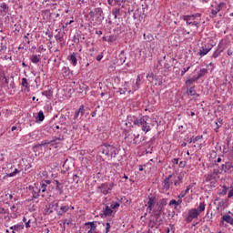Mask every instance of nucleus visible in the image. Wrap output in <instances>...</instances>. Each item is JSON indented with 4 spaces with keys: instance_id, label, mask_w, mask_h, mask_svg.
<instances>
[{
    "instance_id": "nucleus-1",
    "label": "nucleus",
    "mask_w": 233,
    "mask_h": 233,
    "mask_svg": "<svg viewBox=\"0 0 233 233\" xmlns=\"http://www.w3.org/2000/svg\"><path fill=\"white\" fill-rule=\"evenodd\" d=\"M99 150L103 156H107V157H110V159H116V156L118 154L117 147L108 145V144H104L99 147Z\"/></svg>"
},
{
    "instance_id": "nucleus-2",
    "label": "nucleus",
    "mask_w": 233,
    "mask_h": 233,
    "mask_svg": "<svg viewBox=\"0 0 233 233\" xmlns=\"http://www.w3.org/2000/svg\"><path fill=\"white\" fill-rule=\"evenodd\" d=\"M133 125L142 128L143 132H150V126L148 125V116H140L136 117L134 120H131Z\"/></svg>"
},
{
    "instance_id": "nucleus-3",
    "label": "nucleus",
    "mask_w": 233,
    "mask_h": 233,
    "mask_svg": "<svg viewBox=\"0 0 233 233\" xmlns=\"http://www.w3.org/2000/svg\"><path fill=\"white\" fill-rule=\"evenodd\" d=\"M147 15H148V8L142 5V7H139L134 11L132 17L136 21H143Z\"/></svg>"
},
{
    "instance_id": "nucleus-4",
    "label": "nucleus",
    "mask_w": 233,
    "mask_h": 233,
    "mask_svg": "<svg viewBox=\"0 0 233 233\" xmlns=\"http://www.w3.org/2000/svg\"><path fill=\"white\" fill-rule=\"evenodd\" d=\"M125 141L127 142L128 145H139V143L143 141V138L138 133H127L125 137Z\"/></svg>"
},
{
    "instance_id": "nucleus-5",
    "label": "nucleus",
    "mask_w": 233,
    "mask_h": 233,
    "mask_svg": "<svg viewBox=\"0 0 233 233\" xmlns=\"http://www.w3.org/2000/svg\"><path fill=\"white\" fill-rule=\"evenodd\" d=\"M5 172L6 174V177H14L15 174H19V170L15 168L14 163L7 162L4 167Z\"/></svg>"
},
{
    "instance_id": "nucleus-6",
    "label": "nucleus",
    "mask_w": 233,
    "mask_h": 233,
    "mask_svg": "<svg viewBox=\"0 0 233 233\" xmlns=\"http://www.w3.org/2000/svg\"><path fill=\"white\" fill-rule=\"evenodd\" d=\"M127 3H128V0H107V4L110 6H121V8H127Z\"/></svg>"
},
{
    "instance_id": "nucleus-7",
    "label": "nucleus",
    "mask_w": 233,
    "mask_h": 233,
    "mask_svg": "<svg viewBox=\"0 0 233 233\" xmlns=\"http://www.w3.org/2000/svg\"><path fill=\"white\" fill-rule=\"evenodd\" d=\"M29 189L31 191V194H33V199H37V198H39V194L43 192V189L37 187V185L35 184L34 186H30Z\"/></svg>"
},
{
    "instance_id": "nucleus-8",
    "label": "nucleus",
    "mask_w": 233,
    "mask_h": 233,
    "mask_svg": "<svg viewBox=\"0 0 233 233\" xmlns=\"http://www.w3.org/2000/svg\"><path fill=\"white\" fill-rule=\"evenodd\" d=\"M225 48L226 47L223 44H219L218 46V48L216 49V51L211 56V59H218V57H219V56H221L222 52L225 51Z\"/></svg>"
},
{
    "instance_id": "nucleus-9",
    "label": "nucleus",
    "mask_w": 233,
    "mask_h": 233,
    "mask_svg": "<svg viewBox=\"0 0 233 233\" xmlns=\"http://www.w3.org/2000/svg\"><path fill=\"white\" fill-rule=\"evenodd\" d=\"M232 168H233L232 162H227L223 160V163L220 167L222 172H232Z\"/></svg>"
},
{
    "instance_id": "nucleus-10",
    "label": "nucleus",
    "mask_w": 233,
    "mask_h": 233,
    "mask_svg": "<svg viewBox=\"0 0 233 233\" xmlns=\"http://www.w3.org/2000/svg\"><path fill=\"white\" fill-rule=\"evenodd\" d=\"M85 116V106H80L79 109L76 111L74 120L81 119Z\"/></svg>"
},
{
    "instance_id": "nucleus-11",
    "label": "nucleus",
    "mask_w": 233,
    "mask_h": 233,
    "mask_svg": "<svg viewBox=\"0 0 233 233\" xmlns=\"http://www.w3.org/2000/svg\"><path fill=\"white\" fill-rule=\"evenodd\" d=\"M90 17H101L103 15V9L101 7L96 8L94 11H90L89 13Z\"/></svg>"
},
{
    "instance_id": "nucleus-12",
    "label": "nucleus",
    "mask_w": 233,
    "mask_h": 233,
    "mask_svg": "<svg viewBox=\"0 0 233 233\" xmlns=\"http://www.w3.org/2000/svg\"><path fill=\"white\" fill-rule=\"evenodd\" d=\"M127 7V11L124 12V15L125 17H127V19H130L132 17V15H134V12H136V10H134L132 7H130V5L128 4H127L126 7Z\"/></svg>"
},
{
    "instance_id": "nucleus-13",
    "label": "nucleus",
    "mask_w": 233,
    "mask_h": 233,
    "mask_svg": "<svg viewBox=\"0 0 233 233\" xmlns=\"http://www.w3.org/2000/svg\"><path fill=\"white\" fill-rule=\"evenodd\" d=\"M86 228H88V231L86 233H92L96 228H97V226H96L95 222H86Z\"/></svg>"
},
{
    "instance_id": "nucleus-14",
    "label": "nucleus",
    "mask_w": 233,
    "mask_h": 233,
    "mask_svg": "<svg viewBox=\"0 0 233 233\" xmlns=\"http://www.w3.org/2000/svg\"><path fill=\"white\" fill-rule=\"evenodd\" d=\"M225 221H226V223H228L229 225H233V218L229 215L222 216L220 223L223 224V223H225Z\"/></svg>"
},
{
    "instance_id": "nucleus-15",
    "label": "nucleus",
    "mask_w": 233,
    "mask_h": 233,
    "mask_svg": "<svg viewBox=\"0 0 233 233\" xmlns=\"http://www.w3.org/2000/svg\"><path fill=\"white\" fill-rule=\"evenodd\" d=\"M99 192L106 196L108 194L110 187H108V184H102L101 187H98Z\"/></svg>"
},
{
    "instance_id": "nucleus-16",
    "label": "nucleus",
    "mask_w": 233,
    "mask_h": 233,
    "mask_svg": "<svg viewBox=\"0 0 233 233\" xmlns=\"http://www.w3.org/2000/svg\"><path fill=\"white\" fill-rule=\"evenodd\" d=\"M212 50V46L207 47V46H202L199 50V56H207Z\"/></svg>"
},
{
    "instance_id": "nucleus-17",
    "label": "nucleus",
    "mask_w": 233,
    "mask_h": 233,
    "mask_svg": "<svg viewBox=\"0 0 233 233\" xmlns=\"http://www.w3.org/2000/svg\"><path fill=\"white\" fill-rule=\"evenodd\" d=\"M125 14V11H122L121 8H115L112 10V15L115 16V19H117L120 15H123Z\"/></svg>"
},
{
    "instance_id": "nucleus-18",
    "label": "nucleus",
    "mask_w": 233,
    "mask_h": 233,
    "mask_svg": "<svg viewBox=\"0 0 233 233\" xmlns=\"http://www.w3.org/2000/svg\"><path fill=\"white\" fill-rule=\"evenodd\" d=\"M151 221L157 227H161V225H163V218H161V217H153Z\"/></svg>"
},
{
    "instance_id": "nucleus-19",
    "label": "nucleus",
    "mask_w": 233,
    "mask_h": 233,
    "mask_svg": "<svg viewBox=\"0 0 233 233\" xmlns=\"http://www.w3.org/2000/svg\"><path fill=\"white\" fill-rule=\"evenodd\" d=\"M53 185L56 186V190H57L60 195L63 194V184L62 183H60L57 180H54Z\"/></svg>"
},
{
    "instance_id": "nucleus-20",
    "label": "nucleus",
    "mask_w": 233,
    "mask_h": 233,
    "mask_svg": "<svg viewBox=\"0 0 233 233\" xmlns=\"http://www.w3.org/2000/svg\"><path fill=\"white\" fill-rule=\"evenodd\" d=\"M188 215L193 219H198V217L199 216V211L197 208H193V209L189 210Z\"/></svg>"
},
{
    "instance_id": "nucleus-21",
    "label": "nucleus",
    "mask_w": 233,
    "mask_h": 233,
    "mask_svg": "<svg viewBox=\"0 0 233 233\" xmlns=\"http://www.w3.org/2000/svg\"><path fill=\"white\" fill-rule=\"evenodd\" d=\"M174 175H169L168 177H167L165 180H164V188L165 190H168V188H170V179H172Z\"/></svg>"
},
{
    "instance_id": "nucleus-22",
    "label": "nucleus",
    "mask_w": 233,
    "mask_h": 233,
    "mask_svg": "<svg viewBox=\"0 0 233 233\" xmlns=\"http://www.w3.org/2000/svg\"><path fill=\"white\" fill-rule=\"evenodd\" d=\"M125 61H127V56H125V51H121L117 58V63L118 65H123Z\"/></svg>"
},
{
    "instance_id": "nucleus-23",
    "label": "nucleus",
    "mask_w": 233,
    "mask_h": 233,
    "mask_svg": "<svg viewBox=\"0 0 233 233\" xmlns=\"http://www.w3.org/2000/svg\"><path fill=\"white\" fill-rule=\"evenodd\" d=\"M222 4L218 5L214 9L211 10V15L214 16L218 15V13L221 11Z\"/></svg>"
},
{
    "instance_id": "nucleus-24",
    "label": "nucleus",
    "mask_w": 233,
    "mask_h": 233,
    "mask_svg": "<svg viewBox=\"0 0 233 233\" xmlns=\"http://www.w3.org/2000/svg\"><path fill=\"white\" fill-rule=\"evenodd\" d=\"M154 203H156V198H148L147 201V208L148 210H152V207L154 206Z\"/></svg>"
},
{
    "instance_id": "nucleus-25",
    "label": "nucleus",
    "mask_w": 233,
    "mask_h": 233,
    "mask_svg": "<svg viewBox=\"0 0 233 233\" xmlns=\"http://www.w3.org/2000/svg\"><path fill=\"white\" fill-rule=\"evenodd\" d=\"M10 230H12V233L19 232V230H23V226L21 225H15L10 227Z\"/></svg>"
},
{
    "instance_id": "nucleus-26",
    "label": "nucleus",
    "mask_w": 233,
    "mask_h": 233,
    "mask_svg": "<svg viewBox=\"0 0 233 233\" xmlns=\"http://www.w3.org/2000/svg\"><path fill=\"white\" fill-rule=\"evenodd\" d=\"M69 61L72 63L73 66H76V65H77V57H76V53L70 55Z\"/></svg>"
},
{
    "instance_id": "nucleus-27",
    "label": "nucleus",
    "mask_w": 233,
    "mask_h": 233,
    "mask_svg": "<svg viewBox=\"0 0 233 233\" xmlns=\"http://www.w3.org/2000/svg\"><path fill=\"white\" fill-rule=\"evenodd\" d=\"M0 8L2 9V12L4 14H8L9 7H8V5H6V3H2L1 5H0Z\"/></svg>"
},
{
    "instance_id": "nucleus-28",
    "label": "nucleus",
    "mask_w": 233,
    "mask_h": 233,
    "mask_svg": "<svg viewBox=\"0 0 233 233\" xmlns=\"http://www.w3.org/2000/svg\"><path fill=\"white\" fill-rule=\"evenodd\" d=\"M36 121H39L40 123L42 121H45V114L43 113V111H39L38 115L35 117Z\"/></svg>"
},
{
    "instance_id": "nucleus-29",
    "label": "nucleus",
    "mask_w": 233,
    "mask_h": 233,
    "mask_svg": "<svg viewBox=\"0 0 233 233\" xmlns=\"http://www.w3.org/2000/svg\"><path fill=\"white\" fill-rule=\"evenodd\" d=\"M112 212H114L112 208H110L108 206H106L104 209V216H112Z\"/></svg>"
},
{
    "instance_id": "nucleus-30",
    "label": "nucleus",
    "mask_w": 233,
    "mask_h": 233,
    "mask_svg": "<svg viewBox=\"0 0 233 233\" xmlns=\"http://www.w3.org/2000/svg\"><path fill=\"white\" fill-rule=\"evenodd\" d=\"M45 183H46V184H45ZM45 183L40 184L42 192H46V186H47V185H50V183H52V181H50V180H45Z\"/></svg>"
},
{
    "instance_id": "nucleus-31",
    "label": "nucleus",
    "mask_w": 233,
    "mask_h": 233,
    "mask_svg": "<svg viewBox=\"0 0 233 233\" xmlns=\"http://www.w3.org/2000/svg\"><path fill=\"white\" fill-rule=\"evenodd\" d=\"M65 212H68V206H63L60 208V211H58V216H63Z\"/></svg>"
},
{
    "instance_id": "nucleus-32",
    "label": "nucleus",
    "mask_w": 233,
    "mask_h": 233,
    "mask_svg": "<svg viewBox=\"0 0 233 233\" xmlns=\"http://www.w3.org/2000/svg\"><path fill=\"white\" fill-rule=\"evenodd\" d=\"M39 56H37V55H33L32 56H31V61H32V63H39L40 61H41V59H39Z\"/></svg>"
},
{
    "instance_id": "nucleus-33",
    "label": "nucleus",
    "mask_w": 233,
    "mask_h": 233,
    "mask_svg": "<svg viewBox=\"0 0 233 233\" xmlns=\"http://www.w3.org/2000/svg\"><path fill=\"white\" fill-rule=\"evenodd\" d=\"M207 72H208V70H207L206 68L201 69L197 76L198 79L203 77V76H205V74H207Z\"/></svg>"
},
{
    "instance_id": "nucleus-34",
    "label": "nucleus",
    "mask_w": 233,
    "mask_h": 233,
    "mask_svg": "<svg viewBox=\"0 0 233 233\" xmlns=\"http://www.w3.org/2000/svg\"><path fill=\"white\" fill-rule=\"evenodd\" d=\"M127 82H125V85L123 87H119L118 92L119 94H127Z\"/></svg>"
},
{
    "instance_id": "nucleus-35",
    "label": "nucleus",
    "mask_w": 233,
    "mask_h": 233,
    "mask_svg": "<svg viewBox=\"0 0 233 233\" xmlns=\"http://www.w3.org/2000/svg\"><path fill=\"white\" fill-rule=\"evenodd\" d=\"M198 79H199V78H198V76L195 78H189L188 80L186 81V85H192V84L196 83V81H198Z\"/></svg>"
},
{
    "instance_id": "nucleus-36",
    "label": "nucleus",
    "mask_w": 233,
    "mask_h": 233,
    "mask_svg": "<svg viewBox=\"0 0 233 233\" xmlns=\"http://www.w3.org/2000/svg\"><path fill=\"white\" fill-rule=\"evenodd\" d=\"M197 210L199 212V214H200V212H204V210H205V203L201 202L199 204V206H198Z\"/></svg>"
},
{
    "instance_id": "nucleus-37",
    "label": "nucleus",
    "mask_w": 233,
    "mask_h": 233,
    "mask_svg": "<svg viewBox=\"0 0 233 233\" xmlns=\"http://www.w3.org/2000/svg\"><path fill=\"white\" fill-rule=\"evenodd\" d=\"M116 39V35L107 36V43H114Z\"/></svg>"
},
{
    "instance_id": "nucleus-38",
    "label": "nucleus",
    "mask_w": 233,
    "mask_h": 233,
    "mask_svg": "<svg viewBox=\"0 0 233 233\" xmlns=\"http://www.w3.org/2000/svg\"><path fill=\"white\" fill-rule=\"evenodd\" d=\"M179 203H181V200L176 201V199H172L169 202V207H172V205H179Z\"/></svg>"
},
{
    "instance_id": "nucleus-39",
    "label": "nucleus",
    "mask_w": 233,
    "mask_h": 233,
    "mask_svg": "<svg viewBox=\"0 0 233 233\" xmlns=\"http://www.w3.org/2000/svg\"><path fill=\"white\" fill-rule=\"evenodd\" d=\"M166 205H167V198H164L160 200L158 207H161L163 208Z\"/></svg>"
},
{
    "instance_id": "nucleus-40",
    "label": "nucleus",
    "mask_w": 233,
    "mask_h": 233,
    "mask_svg": "<svg viewBox=\"0 0 233 233\" xmlns=\"http://www.w3.org/2000/svg\"><path fill=\"white\" fill-rule=\"evenodd\" d=\"M187 94H188V96H194V94H196V91L194 90V87H190L187 90Z\"/></svg>"
},
{
    "instance_id": "nucleus-41",
    "label": "nucleus",
    "mask_w": 233,
    "mask_h": 233,
    "mask_svg": "<svg viewBox=\"0 0 233 233\" xmlns=\"http://www.w3.org/2000/svg\"><path fill=\"white\" fill-rule=\"evenodd\" d=\"M22 86H28V80L26 78L22 79Z\"/></svg>"
},
{
    "instance_id": "nucleus-42",
    "label": "nucleus",
    "mask_w": 233,
    "mask_h": 233,
    "mask_svg": "<svg viewBox=\"0 0 233 233\" xmlns=\"http://www.w3.org/2000/svg\"><path fill=\"white\" fill-rule=\"evenodd\" d=\"M43 96H46V97H50V96H52V91H44L43 92Z\"/></svg>"
},
{
    "instance_id": "nucleus-43",
    "label": "nucleus",
    "mask_w": 233,
    "mask_h": 233,
    "mask_svg": "<svg viewBox=\"0 0 233 233\" xmlns=\"http://www.w3.org/2000/svg\"><path fill=\"white\" fill-rule=\"evenodd\" d=\"M73 180L75 183H79V175L76 174L73 176Z\"/></svg>"
},
{
    "instance_id": "nucleus-44",
    "label": "nucleus",
    "mask_w": 233,
    "mask_h": 233,
    "mask_svg": "<svg viewBox=\"0 0 233 233\" xmlns=\"http://www.w3.org/2000/svg\"><path fill=\"white\" fill-rule=\"evenodd\" d=\"M155 214H153L152 218H161V212L159 211H155Z\"/></svg>"
},
{
    "instance_id": "nucleus-45",
    "label": "nucleus",
    "mask_w": 233,
    "mask_h": 233,
    "mask_svg": "<svg viewBox=\"0 0 233 233\" xmlns=\"http://www.w3.org/2000/svg\"><path fill=\"white\" fill-rule=\"evenodd\" d=\"M110 207H111V208L116 209L119 207V203L114 202V203L111 204Z\"/></svg>"
},
{
    "instance_id": "nucleus-46",
    "label": "nucleus",
    "mask_w": 233,
    "mask_h": 233,
    "mask_svg": "<svg viewBox=\"0 0 233 233\" xmlns=\"http://www.w3.org/2000/svg\"><path fill=\"white\" fill-rule=\"evenodd\" d=\"M178 165L180 168H185L187 167V161H180Z\"/></svg>"
},
{
    "instance_id": "nucleus-47",
    "label": "nucleus",
    "mask_w": 233,
    "mask_h": 233,
    "mask_svg": "<svg viewBox=\"0 0 233 233\" xmlns=\"http://www.w3.org/2000/svg\"><path fill=\"white\" fill-rule=\"evenodd\" d=\"M64 137L63 136H59V137H56L55 140H52L51 143H56V141H63Z\"/></svg>"
},
{
    "instance_id": "nucleus-48",
    "label": "nucleus",
    "mask_w": 233,
    "mask_h": 233,
    "mask_svg": "<svg viewBox=\"0 0 233 233\" xmlns=\"http://www.w3.org/2000/svg\"><path fill=\"white\" fill-rule=\"evenodd\" d=\"M80 90H88V86L85 85V84H82L80 86Z\"/></svg>"
},
{
    "instance_id": "nucleus-49",
    "label": "nucleus",
    "mask_w": 233,
    "mask_h": 233,
    "mask_svg": "<svg viewBox=\"0 0 233 233\" xmlns=\"http://www.w3.org/2000/svg\"><path fill=\"white\" fill-rule=\"evenodd\" d=\"M205 219H207V221H210V219H212V213H208Z\"/></svg>"
},
{
    "instance_id": "nucleus-50",
    "label": "nucleus",
    "mask_w": 233,
    "mask_h": 233,
    "mask_svg": "<svg viewBox=\"0 0 233 233\" xmlns=\"http://www.w3.org/2000/svg\"><path fill=\"white\" fill-rule=\"evenodd\" d=\"M108 232H110V223H106V233H108Z\"/></svg>"
},
{
    "instance_id": "nucleus-51",
    "label": "nucleus",
    "mask_w": 233,
    "mask_h": 233,
    "mask_svg": "<svg viewBox=\"0 0 233 233\" xmlns=\"http://www.w3.org/2000/svg\"><path fill=\"white\" fill-rule=\"evenodd\" d=\"M183 19L184 21H190V19H192L191 15H183Z\"/></svg>"
},
{
    "instance_id": "nucleus-52",
    "label": "nucleus",
    "mask_w": 233,
    "mask_h": 233,
    "mask_svg": "<svg viewBox=\"0 0 233 233\" xmlns=\"http://www.w3.org/2000/svg\"><path fill=\"white\" fill-rule=\"evenodd\" d=\"M139 83H141V76L138 75L137 78V83H136L137 87H139Z\"/></svg>"
},
{
    "instance_id": "nucleus-53",
    "label": "nucleus",
    "mask_w": 233,
    "mask_h": 233,
    "mask_svg": "<svg viewBox=\"0 0 233 233\" xmlns=\"http://www.w3.org/2000/svg\"><path fill=\"white\" fill-rule=\"evenodd\" d=\"M188 70H190V66L184 68V70L181 73V76H185V74H187V72H188Z\"/></svg>"
},
{
    "instance_id": "nucleus-54",
    "label": "nucleus",
    "mask_w": 233,
    "mask_h": 233,
    "mask_svg": "<svg viewBox=\"0 0 233 233\" xmlns=\"http://www.w3.org/2000/svg\"><path fill=\"white\" fill-rule=\"evenodd\" d=\"M28 35H30L29 33H27L26 35H25V42L30 45V40H28Z\"/></svg>"
},
{
    "instance_id": "nucleus-55",
    "label": "nucleus",
    "mask_w": 233,
    "mask_h": 233,
    "mask_svg": "<svg viewBox=\"0 0 233 233\" xmlns=\"http://www.w3.org/2000/svg\"><path fill=\"white\" fill-rule=\"evenodd\" d=\"M64 225H72V220H70V219H65V220H64Z\"/></svg>"
},
{
    "instance_id": "nucleus-56",
    "label": "nucleus",
    "mask_w": 233,
    "mask_h": 233,
    "mask_svg": "<svg viewBox=\"0 0 233 233\" xmlns=\"http://www.w3.org/2000/svg\"><path fill=\"white\" fill-rule=\"evenodd\" d=\"M56 37L57 41H59V43H63V41H65L63 36L56 35Z\"/></svg>"
},
{
    "instance_id": "nucleus-57",
    "label": "nucleus",
    "mask_w": 233,
    "mask_h": 233,
    "mask_svg": "<svg viewBox=\"0 0 233 233\" xmlns=\"http://www.w3.org/2000/svg\"><path fill=\"white\" fill-rule=\"evenodd\" d=\"M212 175H208L207 177H206V181L207 182H208V181H212Z\"/></svg>"
},
{
    "instance_id": "nucleus-58",
    "label": "nucleus",
    "mask_w": 233,
    "mask_h": 233,
    "mask_svg": "<svg viewBox=\"0 0 233 233\" xmlns=\"http://www.w3.org/2000/svg\"><path fill=\"white\" fill-rule=\"evenodd\" d=\"M192 219H194L190 215L187 216V218H186V221L187 223H190V221H192Z\"/></svg>"
},
{
    "instance_id": "nucleus-59",
    "label": "nucleus",
    "mask_w": 233,
    "mask_h": 233,
    "mask_svg": "<svg viewBox=\"0 0 233 233\" xmlns=\"http://www.w3.org/2000/svg\"><path fill=\"white\" fill-rule=\"evenodd\" d=\"M203 138V136H198L195 137V139L193 140L194 143H196V141H199V139Z\"/></svg>"
},
{
    "instance_id": "nucleus-60",
    "label": "nucleus",
    "mask_w": 233,
    "mask_h": 233,
    "mask_svg": "<svg viewBox=\"0 0 233 233\" xmlns=\"http://www.w3.org/2000/svg\"><path fill=\"white\" fill-rule=\"evenodd\" d=\"M178 164H179V158H174L173 165H178Z\"/></svg>"
},
{
    "instance_id": "nucleus-61",
    "label": "nucleus",
    "mask_w": 233,
    "mask_h": 233,
    "mask_svg": "<svg viewBox=\"0 0 233 233\" xmlns=\"http://www.w3.org/2000/svg\"><path fill=\"white\" fill-rule=\"evenodd\" d=\"M233 197V188L229 190L228 194V198H232Z\"/></svg>"
},
{
    "instance_id": "nucleus-62",
    "label": "nucleus",
    "mask_w": 233,
    "mask_h": 233,
    "mask_svg": "<svg viewBox=\"0 0 233 233\" xmlns=\"http://www.w3.org/2000/svg\"><path fill=\"white\" fill-rule=\"evenodd\" d=\"M156 212H163V208H161L160 206L157 207V209H155Z\"/></svg>"
},
{
    "instance_id": "nucleus-63",
    "label": "nucleus",
    "mask_w": 233,
    "mask_h": 233,
    "mask_svg": "<svg viewBox=\"0 0 233 233\" xmlns=\"http://www.w3.org/2000/svg\"><path fill=\"white\" fill-rule=\"evenodd\" d=\"M0 214H6V209L0 207Z\"/></svg>"
},
{
    "instance_id": "nucleus-64",
    "label": "nucleus",
    "mask_w": 233,
    "mask_h": 233,
    "mask_svg": "<svg viewBox=\"0 0 233 233\" xmlns=\"http://www.w3.org/2000/svg\"><path fill=\"white\" fill-rule=\"evenodd\" d=\"M228 56H233V49H228Z\"/></svg>"
}]
</instances>
